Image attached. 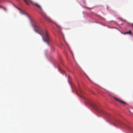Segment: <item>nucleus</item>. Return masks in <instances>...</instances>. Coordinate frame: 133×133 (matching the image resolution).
I'll use <instances>...</instances> for the list:
<instances>
[{"instance_id": "7", "label": "nucleus", "mask_w": 133, "mask_h": 133, "mask_svg": "<svg viewBox=\"0 0 133 133\" xmlns=\"http://www.w3.org/2000/svg\"><path fill=\"white\" fill-rule=\"evenodd\" d=\"M18 10H20V13L22 14H25V12H24V11H23V10H21L20 8H17Z\"/></svg>"}, {"instance_id": "4", "label": "nucleus", "mask_w": 133, "mask_h": 133, "mask_svg": "<svg viewBox=\"0 0 133 133\" xmlns=\"http://www.w3.org/2000/svg\"><path fill=\"white\" fill-rule=\"evenodd\" d=\"M43 17L48 21L50 22L52 21L48 17L46 16L45 14H41Z\"/></svg>"}, {"instance_id": "10", "label": "nucleus", "mask_w": 133, "mask_h": 133, "mask_svg": "<svg viewBox=\"0 0 133 133\" xmlns=\"http://www.w3.org/2000/svg\"><path fill=\"white\" fill-rule=\"evenodd\" d=\"M129 34L130 35L132 34V32L130 30H129L128 31L126 32L124 34Z\"/></svg>"}, {"instance_id": "9", "label": "nucleus", "mask_w": 133, "mask_h": 133, "mask_svg": "<svg viewBox=\"0 0 133 133\" xmlns=\"http://www.w3.org/2000/svg\"><path fill=\"white\" fill-rule=\"evenodd\" d=\"M25 2L27 4H29V2H31V0H24Z\"/></svg>"}, {"instance_id": "8", "label": "nucleus", "mask_w": 133, "mask_h": 133, "mask_svg": "<svg viewBox=\"0 0 133 133\" xmlns=\"http://www.w3.org/2000/svg\"><path fill=\"white\" fill-rule=\"evenodd\" d=\"M79 91V92H80V94L79 95L77 93V94L80 97H83L82 96V93H83V91L81 90H80Z\"/></svg>"}, {"instance_id": "13", "label": "nucleus", "mask_w": 133, "mask_h": 133, "mask_svg": "<svg viewBox=\"0 0 133 133\" xmlns=\"http://www.w3.org/2000/svg\"><path fill=\"white\" fill-rule=\"evenodd\" d=\"M132 26H133V23L132 24Z\"/></svg>"}, {"instance_id": "2", "label": "nucleus", "mask_w": 133, "mask_h": 133, "mask_svg": "<svg viewBox=\"0 0 133 133\" xmlns=\"http://www.w3.org/2000/svg\"><path fill=\"white\" fill-rule=\"evenodd\" d=\"M114 99L117 102L122 104L123 105H125L126 104V103L125 102L123 101L122 100L116 97H114Z\"/></svg>"}, {"instance_id": "6", "label": "nucleus", "mask_w": 133, "mask_h": 133, "mask_svg": "<svg viewBox=\"0 0 133 133\" xmlns=\"http://www.w3.org/2000/svg\"><path fill=\"white\" fill-rule=\"evenodd\" d=\"M33 4L35 5L38 8H39L41 10H42V9L41 8V7L37 3H34Z\"/></svg>"}, {"instance_id": "12", "label": "nucleus", "mask_w": 133, "mask_h": 133, "mask_svg": "<svg viewBox=\"0 0 133 133\" xmlns=\"http://www.w3.org/2000/svg\"><path fill=\"white\" fill-rule=\"evenodd\" d=\"M3 9L5 10V11H6V9L5 8L3 7Z\"/></svg>"}, {"instance_id": "11", "label": "nucleus", "mask_w": 133, "mask_h": 133, "mask_svg": "<svg viewBox=\"0 0 133 133\" xmlns=\"http://www.w3.org/2000/svg\"><path fill=\"white\" fill-rule=\"evenodd\" d=\"M59 70H60L62 72V73H63V72H65L64 71H62V70L59 69H58Z\"/></svg>"}, {"instance_id": "3", "label": "nucleus", "mask_w": 133, "mask_h": 133, "mask_svg": "<svg viewBox=\"0 0 133 133\" xmlns=\"http://www.w3.org/2000/svg\"><path fill=\"white\" fill-rule=\"evenodd\" d=\"M92 107L95 109H96L101 114L104 113V111L101 109H99L97 107H96L95 105H93L92 106Z\"/></svg>"}, {"instance_id": "5", "label": "nucleus", "mask_w": 133, "mask_h": 133, "mask_svg": "<svg viewBox=\"0 0 133 133\" xmlns=\"http://www.w3.org/2000/svg\"><path fill=\"white\" fill-rule=\"evenodd\" d=\"M123 123L119 121H116L115 124H114V125L115 126L116 125H120L121 124H123Z\"/></svg>"}, {"instance_id": "1", "label": "nucleus", "mask_w": 133, "mask_h": 133, "mask_svg": "<svg viewBox=\"0 0 133 133\" xmlns=\"http://www.w3.org/2000/svg\"><path fill=\"white\" fill-rule=\"evenodd\" d=\"M32 25L35 31L39 33L42 36L44 41L49 45V42L51 40L49 37L47 31L45 30V32H43L36 23H34Z\"/></svg>"}]
</instances>
